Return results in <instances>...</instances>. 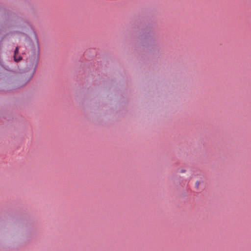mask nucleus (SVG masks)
<instances>
[{
  "label": "nucleus",
  "mask_w": 251,
  "mask_h": 251,
  "mask_svg": "<svg viewBox=\"0 0 251 251\" xmlns=\"http://www.w3.org/2000/svg\"><path fill=\"white\" fill-rule=\"evenodd\" d=\"M33 53L34 54L35 58H36V60H37L40 51L39 48V44L37 38L35 36L34 40L33 41ZM37 61H36L34 66L35 67L36 65Z\"/></svg>",
  "instance_id": "f257e3e1"
},
{
  "label": "nucleus",
  "mask_w": 251,
  "mask_h": 251,
  "mask_svg": "<svg viewBox=\"0 0 251 251\" xmlns=\"http://www.w3.org/2000/svg\"><path fill=\"white\" fill-rule=\"evenodd\" d=\"M18 47H16L14 51V59L16 62H18L22 59L20 56L18 55Z\"/></svg>",
  "instance_id": "f03ea898"
},
{
  "label": "nucleus",
  "mask_w": 251,
  "mask_h": 251,
  "mask_svg": "<svg viewBox=\"0 0 251 251\" xmlns=\"http://www.w3.org/2000/svg\"><path fill=\"white\" fill-rule=\"evenodd\" d=\"M201 181H197L196 182H195V187L197 189H198L199 188V186H200V184L201 183Z\"/></svg>",
  "instance_id": "7ed1b4c3"
},
{
  "label": "nucleus",
  "mask_w": 251,
  "mask_h": 251,
  "mask_svg": "<svg viewBox=\"0 0 251 251\" xmlns=\"http://www.w3.org/2000/svg\"><path fill=\"white\" fill-rule=\"evenodd\" d=\"M179 172L181 173H184L186 172V170H184V169H181L180 171H179Z\"/></svg>",
  "instance_id": "20e7f679"
}]
</instances>
